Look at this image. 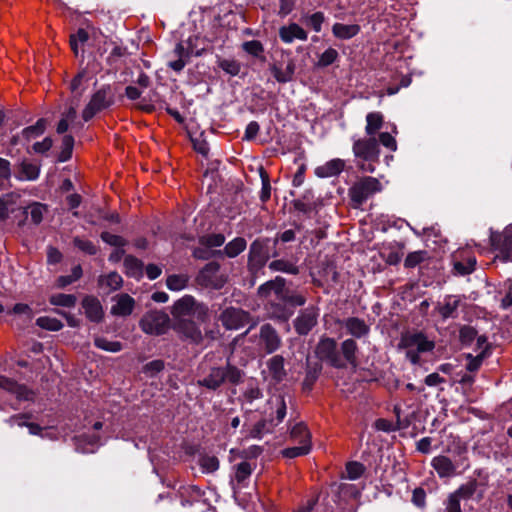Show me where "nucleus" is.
I'll return each instance as SVG.
<instances>
[{
  "label": "nucleus",
  "instance_id": "f257e3e1",
  "mask_svg": "<svg viewBox=\"0 0 512 512\" xmlns=\"http://www.w3.org/2000/svg\"><path fill=\"white\" fill-rule=\"evenodd\" d=\"M285 279L277 276L275 279L265 282L258 288V296L264 302L267 314L272 319L287 321L294 311L284 301L282 286Z\"/></svg>",
  "mask_w": 512,
  "mask_h": 512
},
{
  "label": "nucleus",
  "instance_id": "f03ea898",
  "mask_svg": "<svg viewBox=\"0 0 512 512\" xmlns=\"http://www.w3.org/2000/svg\"><path fill=\"white\" fill-rule=\"evenodd\" d=\"M244 373L234 365L211 367L209 372L197 381V385L216 391L225 382L237 385L242 382Z\"/></svg>",
  "mask_w": 512,
  "mask_h": 512
},
{
  "label": "nucleus",
  "instance_id": "7ed1b4c3",
  "mask_svg": "<svg viewBox=\"0 0 512 512\" xmlns=\"http://www.w3.org/2000/svg\"><path fill=\"white\" fill-rule=\"evenodd\" d=\"M172 315L175 322L195 319L202 323L208 318V308L203 303L197 302L192 296L186 295L174 303Z\"/></svg>",
  "mask_w": 512,
  "mask_h": 512
},
{
  "label": "nucleus",
  "instance_id": "20e7f679",
  "mask_svg": "<svg viewBox=\"0 0 512 512\" xmlns=\"http://www.w3.org/2000/svg\"><path fill=\"white\" fill-rule=\"evenodd\" d=\"M399 346L406 349V357L412 364H418L420 361L419 353L432 351L435 344L423 333H412L404 335Z\"/></svg>",
  "mask_w": 512,
  "mask_h": 512
},
{
  "label": "nucleus",
  "instance_id": "39448f33",
  "mask_svg": "<svg viewBox=\"0 0 512 512\" xmlns=\"http://www.w3.org/2000/svg\"><path fill=\"white\" fill-rule=\"evenodd\" d=\"M141 330L150 335H162L170 327V318L168 314L162 311H149L145 313L139 321Z\"/></svg>",
  "mask_w": 512,
  "mask_h": 512
},
{
  "label": "nucleus",
  "instance_id": "423d86ee",
  "mask_svg": "<svg viewBox=\"0 0 512 512\" xmlns=\"http://www.w3.org/2000/svg\"><path fill=\"white\" fill-rule=\"evenodd\" d=\"M382 185L377 178L363 177L349 189L351 200L357 205H362L373 194L380 192Z\"/></svg>",
  "mask_w": 512,
  "mask_h": 512
},
{
  "label": "nucleus",
  "instance_id": "0eeeda50",
  "mask_svg": "<svg viewBox=\"0 0 512 512\" xmlns=\"http://www.w3.org/2000/svg\"><path fill=\"white\" fill-rule=\"evenodd\" d=\"M315 354L321 361L335 368L345 367V362L337 349V342L333 338L322 337L316 345Z\"/></svg>",
  "mask_w": 512,
  "mask_h": 512
},
{
  "label": "nucleus",
  "instance_id": "6e6552de",
  "mask_svg": "<svg viewBox=\"0 0 512 512\" xmlns=\"http://www.w3.org/2000/svg\"><path fill=\"white\" fill-rule=\"evenodd\" d=\"M112 103L113 94L110 86H103L93 94L91 100L84 108L82 112L84 121H89L97 112L109 107Z\"/></svg>",
  "mask_w": 512,
  "mask_h": 512
},
{
  "label": "nucleus",
  "instance_id": "1a4fd4ad",
  "mask_svg": "<svg viewBox=\"0 0 512 512\" xmlns=\"http://www.w3.org/2000/svg\"><path fill=\"white\" fill-rule=\"evenodd\" d=\"M491 245L496 252V258L503 261H512V224L501 233H492Z\"/></svg>",
  "mask_w": 512,
  "mask_h": 512
},
{
  "label": "nucleus",
  "instance_id": "9d476101",
  "mask_svg": "<svg viewBox=\"0 0 512 512\" xmlns=\"http://www.w3.org/2000/svg\"><path fill=\"white\" fill-rule=\"evenodd\" d=\"M218 320L227 330H238L250 322V314L241 308L226 307L221 311Z\"/></svg>",
  "mask_w": 512,
  "mask_h": 512
},
{
  "label": "nucleus",
  "instance_id": "9b49d317",
  "mask_svg": "<svg viewBox=\"0 0 512 512\" xmlns=\"http://www.w3.org/2000/svg\"><path fill=\"white\" fill-rule=\"evenodd\" d=\"M353 153L360 160H379L380 149L377 139L368 136L354 141Z\"/></svg>",
  "mask_w": 512,
  "mask_h": 512
},
{
  "label": "nucleus",
  "instance_id": "f8f14e48",
  "mask_svg": "<svg viewBox=\"0 0 512 512\" xmlns=\"http://www.w3.org/2000/svg\"><path fill=\"white\" fill-rule=\"evenodd\" d=\"M198 281L206 287L220 289L226 283V277L220 273V265L217 262H209L200 271Z\"/></svg>",
  "mask_w": 512,
  "mask_h": 512
},
{
  "label": "nucleus",
  "instance_id": "ddd939ff",
  "mask_svg": "<svg viewBox=\"0 0 512 512\" xmlns=\"http://www.w3.org/2000/svg\"><path fill=\"white\" fill-rule=\"evenodd\" d=\"M281 344V337L272 325L264 324L260 327L258 345L264 349L267 354H272L277 351Z\"/></svg>",
  "mask_w": 512,
  "mask_h": 512
},
{
  "label": "nucleus",
  "instance_id": "4468645a",
  "mask_svg": "<svg viewBox=\"0 0 512 512\" xmlns=\"http://www.w3.org/2000/svg\"><path fill=\"white\" fill-rule=\"evenodd\" d=\"M318 309L310 306L300 311L294 320V329L299 335H307L318 322Z\"/></svg>",
  "mask_w": 512,
  "mask_h": 512
},
{
  "label": "nucleus",
  "instance_id": "2eb2a0df",
  "mask_svg": "<svg viewBox=\"0 0 512 512\" xmlns=\"http://www.w3.org/2000/svg\"><path fill=\"white\" fill-rule=\"evenodd\" d=\"M194 320L195 319L177 321L174 324V329L184 339L197 344L202 340V332Z\"/></svg>",
  "mask_w": 512,
  "mask_h": 512
},
{
  "label": "nucleus",
  "instance_id": "dca6fc26",
  "mask_svg": "<svg viewBox=\"0 0 512 512\" xmlns=\"http://www.w3.org/2000/svg\"><path fill=\"white\" fill-rule=\"evenodd\" d=\"M0 388L14 394L20 401L34 400L35 394L32 390L3 375H0Z\"/></svg>",
  "mask_w": 512,
  "mask_h": 512
},
{
  "label": "nucleus",
  "instance_id": "f3484780",
  "mask_svg": "<svg viewBox=\"0 0 512 512\" xmlns=\"http://www.w3.org/2000/svg\"><path fill=\"white\" fill-rule=\"evenodd\" d=\"M339 324L346 329L347 334L355 338L365 337L370 332V326L359 317L345 318L339 321Z\"/></svg>",
  "mask_w": 512,
  "mask_h": 512
},
{
  "label": "nucleus",
  "instance_id": "a211bd4d",
  "mask_svg": "<svg viewBox=\"0 0 512 512\" xmlns=\"http://www.w3.org/2000/svg\"><path fill=\"white\" fill-rule=\"evenodd\" d=\"M82 308L86 317L92 322H100L103 319V308L100 301L93 296H86L82 300Z\"/></svg>",
  "mask_w": 512,
  "mask_h": 512
},
{
  "label": "nucleus",
  "instance_id": "6ab92c4d",
  "mask_svg": "<svg viewBox=\"0 0 512 512\" xmlns=\"http://www.w3.org/2000/svg\"><path fill=\"white\" fill-rule=\"evenodd\" d=\"M115 304L111 307V313L115 316H129L135 307V300L123 293L114 297Z\"/></svg>",
  "mask_w": 512,
  "mask_h": 512
},
{
  "label": "nucleus",
  "instance_id": "aec40b11",
  "mask_svg": "<svg viewBox=\"0 0 512 512\" xmlns=\"http://www.w3.org/2000/svg\"><path fill=\"white\" fill-rule=\"evenodd\" d=\"M461 299L455 295H447L442 302H439L436 309L442 319L455 318Z\"/></svg>",
  "mask_w": 512,
  "mask_h": 512
},
{
  "label": "nucleus",
  "instance_id": "412c9836",
  "mask_svg": "<svg viewBox=\"0 0 512 512\" xmlns=\"http://www.w3.org/2000/svg\"><path fill=\"white\" fill-rule=\"evenodd\" d=\"M279 37L284 43H292L295 39L306 41L307 32L296 23L282 26L279 29Z\"/></svg>",
  "mask_w": 512,
  "mask_h": 512
},
{
  "label": "nucleus",
  "instance_id": "4be33fe9",
  "mask_svg": "<svg viewBox=\"0 0 512 512\" xmlns=\"http://www.w3.org/2000/svg\"><path fill=\"white\" fill-rule=\"evenodd\" d=\"M172 57L174 59L168 62V66L175 72H180L190 59V51L183 45V43L179 42L176 44L172 52Z\"/></svg>",
  "mask_w": 512,
  "mask_h": 512
},
{
  "label": "nucleus",
  "instance_id": "5701e85b",
  "mask_svg": "<svg viewBox=\"0 0 512 512\" xmlns=\"http://www.w3.org/2000/svg\"><path fill=\"white\" fill-rule=\"evenodd\" d=\"M431 465L441 478L451 477L456 471L453 462L448 457L442 455L434 457Z\"/></svg>",
  "mask_w": 512,
  "mask_h": 512
},
{
  "label": "nucleus",
  "instance_id": "b1692460",
  "mask_svg": "<svg viewBox=\"0 0 512 512\" xmlns=\"http://www.w3.org/2000/svg\"><path fill=\"white\" fill-rule=\"evenodd\" d=\"M269 258L265 247L258 241H254L250 246L249 265L251 267H262Z\"/></svg>",
  "mask_w": 512,
  "mask_h": 512
},
{
  "label": "nucleus",
  "instance_id": "393cba45",
  "mask_svg": "<svg viewBox=\"0 0 512 512\" xmlns=\"http://www.w3.org/2000/svg\"><path fill=\"white\" fill-rule=\"evenodd\" d=\"M344 169V161L341 159H332L324 165L315 169V174L320 178L333 177L340 174Z\"/></svg>",
  "mask_w": 512,
  "mask_h": 512
},
{
  "label": "nucleus",
  "instance_id": "a878e982",
  "mask_svg": "<svg viewBox=\"0 0 512 512\" xmlns=\"http://www.w3.org/2000/svg\"><path fill=\"white\" fill-rule=\"evenodd\" d=\"M40 166L37 163L23 160L19 165L17 178L19 180L34 181L39 177Z\"/></svg>",
  "mask_w": 512,
  "mask_h": 512
},
{
  "label": "nucleus",
  "instance_id": "bb28decb",
  "mask_svg": "<svg viewBox=\"0 0 512 512\" xmlns=\"http://www.w3.org/2000/svg\"><path fill=\"white\" fill-rule=\"evenodd\" d=\"M267 368L270 375L276 381H282L286 376L284 368V358L281 355H275L267 361Z\"/></svg>",
  "mask_w": 512,
  "mask_h": 512
},
{
  "label": "nucleus",
  "instance_id": "cd10ccee",
  "mask_svg": "<svg viewBox=\"0 0 512 512\" xmlns=\"http://www.w3.org/2000/svg\"><path fill=\"white\" fill-rule=\"evenodd\" d=\"M358 351V346L355 340L348 338L341 343V353L343 361L352 366L357 365L356 352Z\"/></svg>",
  "mask_w": 512,
  "mask_h": 512
},
{
  "label": "nucleus",
  "instance_id": "c85d7f7f",
  "mask_svg": "<svg viewBox=\"0 0 512 512\" xmlns=\"http://www.w3.org/2000/svg\"><path fill=\"white\" fill-rule=\"evenodd\" d=\"M384 116L381 112H370L366 115L365 132L367 136L375 137V134L382 128Z\"/></svg>",
  "mask_w": 512,
  "mask_h": 512
},
{
  "label": "nucleus",
  "instance_id": "c756f323",
  "mask_svg": "<svg viewBox=\"0 0 512 512\" xmlns=\"http://www.w3.org/2000/svg\"><path fill=\"white\" fill-rule=\"evenodd\" d=\"M360 31V27L356 24L335 23L332 27V33L339 39H350L356 36Z\"/></svg>",
  "mask_w": 512,
  "mask_h": 512
},
{
  "label": "nucleus",
  "instance_id": "7c9ffc66",
  "mask_svg": "<svg viewBox=\"0 0 512 512\" xmlns=\"http://www.w3.org/2000/svg\"><path fill=\"white\" fill-rule=\"evenodd\" d=\"M271 71L274 78L279 83H287L293 79V75L295 72V64L293 62H289L284 69L274 65L272 66Z\"/></svg>",
  "mask_w": 512,
  "mask_h": 512
},
{
  "label": "nucleus",
  "instance_id": "2f4dec72",
  "mask_svg": "<svg viewBox=\"0 0 512 512\" xmlns=\"http://www.w3.org/2000/svg\"><path fill=\"white\" fill-rule=\"evenodd\" d=\"M254 466L247 461L238 463L235 466V480L238 485L245 486L246 480L251 476Z\"/></svg>",
  "mask_w": 512,
  "mask_h": 512
},
{
  "label": "nucleus",
  "instance_id": "473e14b6",
  "mask_svg": "<svg viewBox=\"0 0 512 512\" xmlns=\"http://www.w3.org/2000/svg\"><path fill=\"white\" fill-rule=\"evenodd\" d=\"M125 272L130 277L138 278L143 273V264L140 260L133 256H126L124 258Z\"/></svg>",
  "mask_w": 512,
  "mask_h": 512
},
{
  "label": "nucleus",
  "instance_id": "72a5a7b5",
  "mask_svg": "<svg viewBox=\"0 0 512 512\" xmlns=\"http://www.w3.org/2000/svg\"><path fill=\"white\" fill-rule=\"evenodd\" d=\"M269 268L272 271H280L292 275H296L299 273V268L297 265H295L291 261L284 259L274 260L270 262Z\"/></svg>",
  "mask_w": 512,
  "mask_h": 512
},
{
  "label": "nucleus",
  "instance_id": "f704fd0d",
  "mask_svg": "<svg viewBox=\"0 0 512 512\" xmlns=\"http://www.w3.org/2000/svg\"><path fill=\"white\" fill-rule=\"evenodd\" d=\"M291 438L299 444H311V435L303 423L295 424L291 429Z\"/></svg>",
  "mask_w": 512,
  "mask_h": 512
},
{
  "label": "nucleus",
  "instance_id": "c9c22d12",
  "mask_svg": "<svg viewBox=\"0 0 512 512\" xmlns=\"http://www.w3.org/2000/svg\"><path fill=\"white\" fill-rule=\"evenodd\" d=\"M477 488H478V482H477V480L473 479V480L468 481L465 484H462L452 494H454L460 500H468L473 497Z\"/></svg>",
  "mask_w": 512,
  "mask_h": 512
},
{
  "label": "nucleus",
  "instance_id": "e433bc0d",
  "mask_svg": "<svg viewBox=\"0 0 512 512\" xmlns=\"http://www.w3.org/2000/svg\"><path fill=\"white\" fill-rule=\"evenodd\" d=\"M246 245L247 243L244 238L237 237L226 244L224 252L228 257L234 258L245 250Z\"/></svg>",
  "mask_w": 512,
  "mask_h": 512
},
{
  "label": "nucleus",
  "instance_id": "4c0bfd02",
  "mask_svg": "<svg viewBox=\"0 0 512 512\" xmlns=\"http://www.w3.org/2000/svg\"><path fill=\"white\" fill-rule=\"evenodd\" d=\"M283 298L287 302L288 306L294 311L297 306H303L306 303V298L300 293L290 291L286 289L285 285L282 286Z\"/></svg>",
  "mask_w": 512,
  "mask_h": 512
},
{
  "label": "nucleus",
  "instance_id": "58836bf2",
  "mask_svg": "<svg viewBox=\"0 0 512 512\" xmlns=\"http://www.w3.org/2000/svg\"><path fill=\"white\" fill-rule=\"evenodd\" d=\"M122 282V277L116 272L109 273L107 276H102L99 279V284L102 287H107L108 292L119 289Z\"/></svg>",
  "mask_w": 512,
  "mask_h": 512
},
{
  "label": "nucleus",
  "instance_id": "ea45409f",
  "mask_svg": "<svg viewBox=\"0 0 512 512\" xmlns=\"http://www.w3.org/2000/svg\"><path fill=\"white\" fill-rule=\"evenodd\" d=\"M94 345L104 351L116 353L122 350L123 345L119 341H110L104 337H95Z\"/></svg>",
  "mask_w": 512,
  "mask_h": 512
},
{
  "label": "nucleus",
  "instance_id": "a19ab883",
  "mask_svg": "<svg viewBox=\"0 0 512 512\" xmlns=\"http://www.w3.org/2000/svg\"><path fill=\"white\" fill-rule=\"evenodd\" d=\"M49 301L52 305L70 308L75 306L77 298L72 294L58 293L52 295Z\"/></svg>",
  "mask_w": 512,
  "mask_h": 512
},
{
  "label": "nucleus",
  "instance_id": "79ce46f5",
  "mask_svg": "<svg viewBox=\"0 0 512 512\" xmlns=\"http://www.w3.org/2000/svg\"><path fill=\"white\" fill-rule=\"evenodd\" d=\"M46 129V120L45 119H39L35 125L26 127L22 131L23 137H25L27 140H30L31 138L37 137L44 133Z\"/></svg>",
  "mask_w": 512,
  "mask_h": 512
},
{
  "label": "nucleus",
  "instance_id": "37998d69",
  "mask_svg": "<svg viewBox=\"0 0 512 512\" xmlns=\"http://www.w3.org/2000/svg\"><path fill=\"white\" fill-rule=\"evenodd\" d=\"M74 147V138L71 135H65L62 139V149L59 154L58 160L66 162L71 158Z\"/></svg>",
  "mask_w": 512,
  "mask_h": 512
},
{
  "label": "nucleus",
  "instance_id": "c03bdc74",
  "mask_svg": "<svg viewBox=\"0 0 512 512\" xmlns=\"http://www.w3.org/2000/svg\"><path fill=\"white\" fill-rule=\"evenodd\" d=\"M36 324L42 328L49 331H59L63 328V324L60 320L52 317H39L36 320Z\"/></svg>",
  "mask_w": 512,
  "mask_h": 512
},
{
  "label": "nucleus",
  "instance_id": "a18cd8bd",
  "mask_svg": "<svg viewBox=\"0 0 512 512\" xmlns=\"http://www.w3.org/2000/svg\"><path fill=\"white\" fill-rule=\"evenodd\" d=\"M476 258L468 257L465 261H456L454 263L455 271L460 275H468L475 270Z\"/></svg>",
  "mask_w": 512,
  "mask_h": 512
},
{
  "label": "nucleus",
  "instance_id": "49530a36",
  "mask_svg": "<svg viewBox=\"0 0 512 512\" xmlns=\"http://www.w3.org/2000/svg\"><path fill=\"white\" fill-rule=\"evenodd\" d=\"M19 195L15 193H10L5 195V197H0V221H4L9 217V209L8 206L10 204H14Z\"/></svg>",
  "mask_w": 512,
  "mask_h": 512
},
{
  "label": "nucleus",
  "instance_id": "de8ad7c7",
  "mask_svg": "<svg viewBox=\"0 0 512 512\" xmlns=\"http://www.w3.org/2000/svg\"><path fill=\"white\" fill-rule=\"evenodd\" d=\"M218 66L227 74L236 76L240 73L241 64L234 59H220Z\"/></svg>",
  "mask_w": 512,
  "mask_h": 512
},
{
  "label": "nucleus",
  "instance_id": "09e8293b",
  "mask_svg": "<svg viewBox=\"0 0 512 512\" xmlns=\"http://www.w3.org/2000/svg\"><path fill=\"white\" fill-rule=\"evenodd\" d=\"M477 334L478 332L474 327L464 325L459 330V340L463 345L468 346L472 344Z\"/></svg>",
  "mask_w": 512,
  "mask_h": 512
},
{
  "label": "nucleus",
  "instance_id": "8fccbe9b",
  "mask_svg": "<svg viewBox=\"0 0 512 512\" xmlns=\"http://www.w3.org/2000/svg\"><path fill=\"white\" fill-rule=\"evenodd\" d=\"M188 277L186 275H170L167 278L166 285L170 290L179 291L186 287Z\"/></svg>",
  "mask_w": 512,
  "mask_h": 512
},
{
  "label": "nucleus",
  "instance_id": "3c124183",
  "mask_svg": "<svg viewBox=\"0 0 512 512\" xmlns=\"http://www.w3.org/2000/svg\"><path fill=\"white\" fill-rule=\"evenodd\" d=\"M338 52L334 48L326 49L318 58L317 66L318 67H327L333 64L338 59Z\"/></svg>",
  "mask_w": 512,
  "mask_h": 512
},
{
  "label": "nucleus",
  "instance_id": "603ef678",
  "mask_svg": "<svg viewBox=\"0 0 512 512\" xmlns=\"http://www.w3.org/2000/svg\"><path fill=\"white\" fill-rule=\"evenodd\" d=\"M27 209H30L32 222L38 225L43 220V215L47 211V206L39 202H34Z\"/></svg>",
  "mask_w": 512,
  "mask_h": 512
},
{
  "label": "nucleus",
  "instance_id": "864d4df0",
  "mask_svg": "<svg viewBox=\"0 0 512 512\" xmlns=\"http://www.w3.org/2000/svg\"><path fill=\"white\" fill-rule=\"evenodd\" d=\"M426 257H427L426 251L419 250V251L411 252L407 255V257L404 261V266L406 268H414L418 264L422 263L426 259Z\"/></svg>",
  "mask_w": 512,
  "mask_h": 512
},
{
  "label": "nucleus",
  "instance_id": "5fc2aeb1",
  "mask_svg": "<svg viewBox=\"0 0 512 512\" xmlns=\"http://www.w3.org/2000/svg\"><path fill=\"white\" fill-rule=\"evenodd\" d=\"M242 49L254 56V57H260L263 52H264V47L262 45V43L258 40H251V41H246L242 44Z\"/></svg>",
  "mask_w": 512,
  "mask_h": 512
},
{
  "label": "nucleus",
  "instance_id": "6e6d98bb",
  "mask_svg": "<svg viewBox=\"0 0 512 512\" xmlns=\"http://www.w3.org/2000/svg\"><path fill=\"white\" fill-rule=\"evenodd\" d=\"M225 237L223 234H209L200 238V243L206 247H220L224 244Z\"/></svg>",
  "mask_w": 512,
  "mask_h": 512
},
{
  "label": "nucleus",
  "instance_id": "4d7b16f0",
  "mask_svg": "<svg viewBox=\"0 0 512 512\" xmlns=\"http://www.w3.org/2000/svg\"><path fill=\"white\" fill-rule=\"evenodd\" d=\"M310 449L311 444H299L298 446L284 449L283 455L287 458H295L308 454Z\"/></svg>",
  "mask_w": 512,
  "mask_h": 512
},
{
  "label": "nucleus",
  "instance_id": "13d9d810",
  "mask_svg": "<svg viewBox=\"0 0 512 512\" xmlns=\"http://www.w3.org/2000/svg\"><path fill=\"white\" fill-rule=\"evenodd\" d=\"M263 394L258 385L250 382L247 385L245 392L243 393V398L247 403H252L254 400L262 398Z\"/></svg>",
  "mask_w": 512,
  "mask_h": 512
},
{
  "label": "nucleus",
  "instance_id": "bf43d9fd",
  "mask_svg": "<svg viewBox=\"0 0 512 512\" xmlns=\"http://www.w3.org/2000/svg\"><path fill=\"white\" fill-rule=\"evenodd\" d=\"M268 423L265 419L259 420L257 423L253 425V427L249 431V436L251 438H257L260 439L268 433L270 430L267 427Z\"/></svg>",
  "mask_w": 512,
  "mask_h": 512
},
{
  "label": "nucleus",
  "instance_id": "052dcab7",
  "mask_svg": "<svg viewBox=\"0 0 512 512\" xmlns=\"http://www.w3.org/2000/svg\"><path fill=\"white\" fill-rule=\"evenodd\" d=\"M200 466L203 471L212 473L219 468V460L215 456H204L200 459Z\"/></svg>",
  "mask_w": 512,
  "mask_h": 512
},
{
  "label": "nucleus",
  "instance_id": "680f3d73",
  "mask_svg": "<svg viewBox=\"0 0 512 512\" xmlns=\"http://www.w3.org/2000/svg\"><path fill=\"white\" fill-rule=\"evenodd\" d=\"M74 245L86 254L94 255L97 252L96 246L89 240L75 237L73 240Z\"/></svg>",
  "mask_w": 512,
  "mask_h": 512
},
{
  "label": "nucleus",
  "instance_id": "e2e57ef3",
  "mask_svg": "<svg viewBox=\"0 0 512 512\" xmlns=\"http://www.w3.org/2000/svg\"><path fill=\"white\" fill-rule=\"evenodd\" d=\"M346 472L350 480H356L364 473V466L358 462H349L346 465Z\"/></svg>",
  "mask_w": 512,
  "mask_h": 512
},
{
  "label": "nucleus",
  "instance_id": "0e129e2a",
  "mask_svg": "<svg viewBox=\"0 0 512 512\" xmlns=\"http://www.w3.org/2000/svg\"><path fill=\"white\" fill-rule=\"evenodd\" d=\"M85 77H86V72L81 71L71 81L70 89L73 93H75L78 96H81L82 92L85 89V87L83 86Z\"/></svg>",
  "mask_w": 512,
  "mask_h": 512
},
{
  "label": "nucleus",
  "instance_id": "69168bd1",
  "mask_svg": "<svg viewBox=\"0 0 512 512\" xmlns=\"http://www.w3.org/2000/svg\"><path fill=\"white\" fill-rule=\"evenodd\" d=\"M486 354L484 351H480V353L477 356H473L471 354H468L467 359L468 363L466 365V368L469 372H475L477 371L480 366L482 365L483 359L485 358Z\"/></svg>",
  "mask_w": 512,
  "mask_h": 512
},
{
  "label": "nucleus",
  "instance_id": "338daca9",
  "mask_svg": "<svg viewBox=\"0 0 512 512\" xmlns=\"http://www.w3.org/2000/svg\"><path fill=\"white\" fill-rule=\"evenodd\" d=\"M31 418L30 414L21 413L10 416L5 422L10 426L26 427L28 420Z\"/></svg>",
  "mask_w": 512,
  "mask_h": 512
},
{
  "label": "nucleus",
  "instance_id": "774afa93",
  "mask_svg": "<svg viewBox=\"0 0 512 512\" xmlns=\"http://www.w3.org/2000/svg\"><path fill=\"white\" fill-rule=\"evenodd\" d=\"M378 144H382L384 147L389 149L390 151L397 150V142L394 136L388 132H382L379 134V139L377 140Z\"/></svg>",
  "mask_w": 512,
  "mask_h": 512
}]
</instances>
